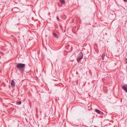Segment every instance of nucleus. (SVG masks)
Segmentation results:
<instances>
[{
    "instance_id": "f257e3e1",
    "label": "nucleus",
    "mask_w": 127,
    "mask_h": 127,
    "mask_svg": "<svg viewBox=\"0 0 127 127\" xmlns=\"http://www.w3.org/2000/svg\"><path fill=\"white\" fill-rule=\"evenodd\" d=\"M25 66V64L22 63H18L17 65V68L22 73H23L24 72V68Z\"/></svg>"
},
{
    "instance_id": "f03ea898",
    "label": "nucleus",
    "mask_w": 127,
    "mask_h": 127,
    "mask_svg": "<svg viewBox=\"0 0 127 127\" xmlns=\"http://www.w3.org/2000/svg\"><path fill=\"white\" fill-rule=\"evenodd\" d=\"M83 54L82 52H80L78 55L77 58V61L79 62L83 58Z\"/></svg>"
},
{
    "instance_id": "7ed1b4c3",
    "label": "nucleus",
    "mask_w": 127,
    "mask_h": 127,
    "mask_svg": "<svg viewBox=\"0 0 127 127\" xmlns=\"http://www.w3.org/2000/svg\"><path fill=\"white\" fill-rule=\"evenodd\" d=\"M12 11L15 13H17L20 11V9L17 7H15L12 9Z\"/></svg>"
},
{
    "instance_id": "20e7f679",
    "label": "nucleus",
    "mask_w": 127,
    "mask_h": 127,
    "mask_svg": "<svg viewBox=\"0 0 127 127\" xmlns=\"http://www.w3.org/2000/svg\"><path fill=\"white\" fill-rule=\"evenodd\" d=\"M122 88L126 92H127V85L123 86L122 87Z\"/></svg>"
},
{
    "instance_id": "39448f33",
    "label": "nucleus",
    "mask_w": 127,
    "mask_h": 127,
    "mask_svg": "<svg viewBox=\"0 0 127 127\" xmlns=\"http://www.w3.org/2000/svg\"><path fill=\"white\" fill-rule=\"evenodd\" d=\"M95 111L99 114L101 115L103 113L102 112L97 109H95Z\"/></svg>"
},
{
    "instance_id": "423d86ee",
    "label": "nucleus",
    "mask_w": 127,
    "mask_h": 127,
    "mask_svg": "<svg viewBox=\"0 0 127 127\" xmlns=\"http://www.w3.org/2000/svg\"><path fill=\"white\" fill-rule=\"evenodd\" d=\"M11 86L13 87L15 86V82L13 80H11Z\"/></svg>"
},
{
    "instance_id": "0eeeda50",
    "label": "nucleus",
    "mask_w": 127,
    "mask_h": 127,
    "mask_svg": "<svg viewBox=\"0 0 127 127\" xmlns=\"http://www.w3.org/2000/svg\"><path fill=\"white\" fill-rule=\"evenodd\" d=\"M53 35L54 37L55 38H58V35L55 33H53Z\"/></svg>"
},
{
    "instance_id": "6e6552de",
    "label": "nucleus",
    "mask_w": 127,
    "mask_h": 127,
    "mask_svg": "<svg viewBox=\"0 0 127 127\" xmlns=\"http://www.w3.org/2000/svg\"><path fill=\"white\" fill-rule=\"evenodd\" d=\"M60 2L63 4H64L65 3V1L64 0H61Z\"/></svg>"
},
{
    "instance_id": "1a4fd4ad",
    "label": "nucleus",
    "mask_w": 127,
    "mask_h": 127,
    "mask_svg": "<svg viewBox=\"0 0 127 127\" xmlns=\"http://www.w3.org/2000/svg\"><path fill=\"white\" fill-rule=\"evenodd\" d=\"M105 56V54L103 53V54L102 56V60H104V57Z\"/></svg>"
},
{
    "instance_id": "9d476101",
    "label": "nucleus",
    "mask_w": 127,
    "mask_h": 127,
    "mask_svg": "<svg viewBox=\"0 0 127 127\" xmlns=\"http://www.w3.org/2000/svg\"><path fill=\"white\" fill-rule=\"evenodd\" d=\"M17 103L19 105H20L21 103V101L17 102Z\"/></svg>"
},
{
    "instance_id": "9b49d317",
    "label": "nucleus",
    "mask_w": 127,
    "mask_h": 127,
    "mask_svg": "<svg viewBox=\"0 0 127 127\" xmlns=\"http://www.w3.org/2000/svg\"><path fill=\"white\" fill-rule=\"evenodd\" d=\"M56 18H57V20L58 21H59V18L58 16H56Z\"/></svg>"
},
{
    "instance_id": "f8f14e48",
    "label": "nucleus",
    "mask_w": 127,
    "mask_h": 127,
    "mask_svg": "<svg viewBox=\"0 0 127 127\" xmlns=\"http://www.w3.org/2000/svg\"><path fill=\"white\" fill-rule=\"evenodd\" d=\"M125 62L127 64V59H126L125 60Z\"/></svg>"
},
{
    "instance_id": "ddd939ff",
    "label": "nucleus",
    "mask_w": 127,
    "mask_h": 127,
    "mask_svg": "<svg viewBox=\"0 0 127 127\" xmlns=\"http://www.w3.org/2000/svg\"><path fill=\"white\" fill-rule=\"evenodd\" d=\"M124 0L125 2H127V0Z\"/></svg>"
}]
</instances>
